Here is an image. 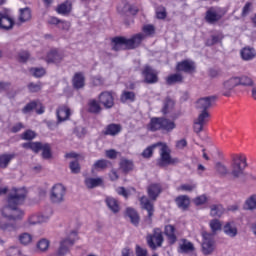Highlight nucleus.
Here are the masks:
<instances>
[{
	"label": "nucleus",
	"instance_id": "1",
	"mask_svg": "<svg viewBox=\"0 0 256 256\" xmlns=\"http://www.w3.org/2000/svg\"><path fill=\"white\" fill-rule=\"evenodd\" d=\"M27 197V191L24 188H14L12 192L8 195L7 205L1 210V213L5 219L8 221H21L23 219L25 212L19 209L17 205H21Z\"/></svg>",
	"mask_w": 256,
	"mask_h": 256
},
{
	"label": "nucleus",
	"instance_id": "2",
	"mask_svg": "<svg viewBox=\"0 0 256 256\" xmlns=\"http://www.w3.org/2000/svg\"><path fill=\"white\" fill-rule=\"evenodd\" d=\"M145 39V34L138 33L131 38L127 39L125 37H115L112 40L113 51H121V49H137L143 40Z\"/></svg>",
	"mask_w": 256,
	"mask_h": 256
},
{
	"label": "nucleus",
	"instance_id": "3",
	"mask_svg": "<svg viewBox=\"0 0 256 256\" xmlns=\"http://www.w3.org/2000/svg\"><path fill=\"white\" fill-rule=\"evenodd\" d=\"M230 161V176L232 181H237L245 175L247 168V157L243 154H232Z\"/></svg>",
	"mask_w": 256,
	"mask_h": 256
},
{
	"label": "nucleus",
	"instance_id": "4",
	"mask_svg": "<svg viewBox=\"0 0 256 256\" xmlns=\"http://www.w3.org/2000/svg\"><path fill=\"white\" fill-rule=\"evenodd\" d=\"M177 127L175 121L165 118V117H153L147 124V130L155 133V131H165L166 133H171L173 129Z\"/></svg>",
	"mask_w": 256,
	"mask_h": 256
},
{
	"label": "nucleus",
	"instance_id": "5",
	"mask_svg": "<svg viewBox=\"0 0 256 256\" xmlns=\"http://www.w3.org/2000/svg\"><path fill=\"white\" fill-rule=\"evenodd\" d=\"M178 163H181V160L171 157V149L167 144L161 142L160 158L157 160L158 167H168V165H178Z\"/></svg>",
	"mask_w": 256,
	"mask_h": 256
},
{
	"label": "nucleus",
	"instance_id": "6",
	"mask_svg": "<svg viewBox=\"0 0 256 256\" xmlns=\"http://www.w3.org/2000/svg\"><path fill=\"white\" fill-rule=\"evenodd\" d=\"M75 241H77V231H72L70 234L66 237L63 238L59 242V246L57 249V255L58 256H65L67 253H69L71 247L75 245Z\"/></svg>",
	"mask_w": 256,
	"mask_h": 256
},
{
	"label": "nucleus",
	"instance_id": "7",
	"mask_svg": "<svg viewBox=\"0 0 256 256\" xmlns=\"http://www.w3.org/2000/svg\"><path fill=\"white\" fill-rule=\"evenodd\" d=\"M202 253L203 255H211L215 251V238L213 234L202 231Z\"/></svg>",
	"mask_w": 256,
	"mask_h": 256
},
{
	"label": "nucleus",
	"instance_id": "8",
	"mask_svg": "<svg viewBox=\"0 0 256 256\" xmlns=\"http://www.w3.org/2000/svg\"><path fill=\"white\" fill-rule=\"evenodd\" d=\"M153 200L147 198V196H142L140 198V205L144 211H147L148 215L144 218V223L146 225H151L153 223V215H155V206Z\"/></svg>",
	"mask_w": 256,
	"mask_h": 256
},
{
	"label": "nucleus",
	"instance_id": "9",
	"mask_svg": "<svg viewBox=\"0 0 256 256\" xmlns=\"http://www.w3.org/2000/svg\"><path fill=\"white\" fill-rule=\"evenodd\" d=\"M67 195V188L63 184H55L50 191V200L52 203H63Z\"/></svg>",
	"mask_w": 256,
	"mask_h": 256
},
{
	"label": "nucleus",
	"instance_id": "10",
	"mask_svg": "<svg viewBox=\"0 0 256 256\" xmlns=\"http://www.w3.org/2000/svg\"><path fill=\"white\" fill-rule=\"evenodd\" d=\"M146 241L150 249L155 250L157 247H162L163 241H165L163 232H161V229L159 228H154L153 234H149L146 237Z\"/></svg>",
	"mask_w": 256,
	"mask_h": 256
},
{
	"label": "nucleus",
	"instance_id": "11",
	"mask_svg": "<svg viewBox=\"0 0 256 256\" xmlns=\"http://www.w3.org/2000/svg\"><path fill=\"white\" fill-rule=\"evenodd\" d=\"M98 101L100 105H103L104 109H113L115 107V96L113 91H103L98 95Z\"/></svg>",
	"mask_w": 256,
	"mask_h": 256
},
{
	"label": "nucleus",
	"instance_id": "12",
	"mask_svg": "<svg viewBox=\"0 0 256 256\" xmlns=\"http://www.w3.org/2000/svg\"><path fill=\"white\" fill-rule=\"evenodd\" d=\"M239 86V77H232L222 83L221 93L224 97H231L233 89Z\"/></svg>",
	"mask_w": 256,
	"mask_h": 256
},
{
	"label": "nucleus",
	"instance_id": "13",
	"mask_svg": "<svg viewBox=\"0 0 256 256\" xmlns=\"http://www.w3.org/2000/svg\"><path fill=\"white\" fill-rule=\"evenodd\" d=\"M142 75L144 77V82L148 83L149 85H153V83H157V81H159L157 73L150 66L144 67Z\"/></svg>",
	"mask_w": 256,
	"mask_h": 256
},
{
	"label": "nucleus",
	"instance_id": "14",
	"mask_svg": "<svg viewBox=\"0 0 256 256\" xmlns=\"http://www.w3.org/2000/svg\"><path fill=\"white\" fill-rule=\"evenodd\" d=\"M147 193L151 201H157V198L163 193V186L158 183H152L147 187Z\"/></svg>",
	"mask_w": 256,
	"mask_h": 256
},
{
	"label": "nucleus",
	"instance_id": "15",
	"mask_svg": "<svg viewBox=\"0 0 256 256\" xmlns=\"http://www.w3.org/2000/svg\"><path fill=\"white\" fill-rule=\"evenodd\" d=\"M221 14H219V10L215 7H210L206 11L205 20L210 25H215L218 21H221Z\"/></svg>",
	"mask_w": 256,
	"mask_h": 256
},
{
	"label": "nucleus",
	"instance_id": "16",
	"mask_svg": "<svg viewBox=\"0 0 256 256\" xmlns=\"http://www.w3.org/2000/svg\"><path fill=\"white\" fill-rule=\"evenodd\" d=\"M195 69V62L192 60H182L176 65V71H182L183 73H194Z\"/></svg>",
	"mask_w": 256,
	"mask_h": 256
},
{
	"label": "nucleus",
	"instance_id": "17",
	"mask_svg": "<svg viewBox=\"0 0 256 256\" xmlns=\"http://www.w3.org/2000/svg\"><path fill=\"white\" fill-rule=\"evenodd\" d=\"M65 56L63 55V53L59 52L58 50H50L45 58L46 63H54L55 65L61 63V61H63V58Z\"/></svg>",
	"mask_w": 256,
	"mask_h": 256
},
{
	"label": "nucleus",
	"instance_id": "18",
	"mask_svg": "<svg viewBox=\"0 0 256 256\" xmlns=\"http://www.w3.org/2000/svg\"><path fill=\"white\" fill-rule=\"evenodd\" d=\"M13 27H15V20L9 16V12L4 13L0 20V29H3L4 31H11Z\"/></svg>",
	"mask_w": 256,
	"mask_h": 256
},
{
	"label": "nucleus",
	"instance_id": "19",
	"mask_svg": "<svg viewBox=\"0 0 256 256\" xmlns=\"http://www.w3.org/2000/svg\"><path fill=\"white\" fill-rule=\"evenodd\" d=\"M213 101H215V96H207L200 98L196 102V109L207 111V109H210Z\"/></svg>",
	"mask_w": 256,
	"mask_h": 256
},
{
	"label": "nucleus",
	"instance_id": "20",
	"mask_svg": "<svg viewBox=\"0 0 256 256\" xmlns=\"http://www.w3.org/2000/svg\"><path fill=\"white\" fill-rule=\"evenodd\" d=\"M175 231V226L171 224H168L164 227V235H166L170 245H175V243H177V235L175 234Z\"/></svg>",
	"mask_w": 256,
	"mask_h": 256
},
{
	"label": "nucleus",
	"instance_id": "21",
	"mask_svg": "<svg viewBox=\"0 0 256 256\" xmlns=\"http://www.w3.org/2000/svg\"><path fill=\"white\" fill-rule=\"evenodd\" d=\"M243 61H253L256 57V50L253 47L246 46L240 50Z\"/></svg>",
	"mask_w": 256,
	"mask_h": 256
},
{
	"label": "nucleus",
	"instance_id": "22",
	"mask_svg": "<svg viewBox=\"0 0 256 256\" xmlns=\"http://www.w3.org/2000/svg\"><path fill=\"white\" fill-rule=\"evenodd\" d=\"M28 21H31V9L29 7L20 8L18 24L23 25V23H27Z\"/></svg>",
	"mask_w": 256,
	"mask_h": 256
},
{
	"label": "nucleus",
	"instance_id": "23",
	"mask_svg": "<svg viewBox=\"0 0 256 256\" xmlns=\"http://www.w3.org/2000/svg\"><path fill=\"white\" fill-rule=\"evenodd\" d=\"M223 39H225V35L223 32H216L210 36L209 39L206 40L207 47H213V45H217V43H222Z\"/></svg>",
	"mask_w": 256,
	"mask_h": 256
},
{
	"label": "nucleus",
	"instance_id": "24",
	"mask_svg": "<svg viewBox=\"0 0 256 256\" xmlns=\"http://www.w3.org/2000/svg\"><path fill=\"white\" fill-rule=\"evenodd\" d=\"M72 85L74 89H83L85 87V76L83 73L78 72L74 75Z\"/></svg>",
	"mask_w": 256,
	"mask_h": 256
},
{
	"label": "nucleus",
	"instance_id": "25",
	"mask_svg": "<svg viewBox=\"0 0 256 256\" xmlns=\"http://www.w3.org/2000/svg\"><path fill=\"white\" fill-rule=\"evenodd\" d=\"M103 108H101V103L99 100L91 99L88 102V113H93L94 115H99Z\"/></svg>",
	"mask_w": 256,
	"mask_h": 256
},
{
	"label": "nucleus",
	"instance_id": "26",
	"mask_svg": "<svg viewBox=\"0 0 256 256\" xmlns=\"http://www.w3.org/2000/svg\"><path fill=\"white\" fill-rule=\"evenodd\" d=\"M223 232L228 237H237V226H235V222H227L223 227Z\"/></svg>",
	"mask_w": 256,
	"mask_h": 256
},
{
	"label": "nucleus",
	"instance_id": "27",
	"mask_svg": "<svg viewBox=\"0 0 256 256\" xmlns=\"http://www.w3.org/2000/svg\"><path fill=\"white\" fill-rule=\"evenodd\" d=\"M105 203L108 209L112 211V213H119V211H121V207L119 206V201H117V199L113 197H107L105 199Z\"/></svg>",
	"mask_w": 256,
	"mask_h": 256
},
{
	"label": "nucleus",
	"instance_id": "28",
	"mask_svg": "<svg viewBox=\"0 0 256 256\" xmlns=\"http://www.w3.org/2000/svg\"><path fill=\"white\" fill-rule=\"evenodd\" d=\"M71 115V111L66 106H62L57 110L58 123H63V121H67L69 116Z\"/></svg>",
	"mask_w": 256,
	"mask_h": 256
},
{
	"label": "nucleus",
	"instance_id": "29",
	"mask_svg": "<svg viewBox=\"0 0 256 256\" xmlns=\"http://www.w3.org/2000/svg\"><path fill=\"white\" fill-rule=\"evenodd\" d=\"M245 211H256V194L250 195L244 202Z\"/></svg>",
	"mask_w": 256,
	"mask_h": 256
},
{
	"label": "nucleus",
	"instance_id": "30",
	"mask_svg": "<svg viewBox=\"0 0 256 256\" xmlns=\"http://www.w3.org/2000/svg\"><path fill=\"white\" fill-rule=\"evenodd\" d=\"M71 9H73V5L70 1H65L64 3L58 5L56 11L59 15H69L71 13Z\"/></svg>",
	"mask_w": 256,
	"mask_h": 256
},
{
	"label": "nucleus",
	"instance_id": "31",
	"mask_svg": "<svg viewBox=\"0 0 256 256\" xmlns=\"http://www.w3.org/2000/svg\"><path fill=\"white\" fill-rule=\"evenodd\" d=\"M126 215L127 217H129L132 225H134L135 227H137L139 225V214L137 213V211L133 208H127L126 209Z\"/></svg>",
	"mask_w": 256,
	"mask_h": 256
},
{
	"label": "nucleus",
	"instance_id": "32",
	"mask_svg": "<svg viewBox=\"0 0 256 256\" xmlns=\"http://www.w3.org/2000/svg\"><path fill=\"white\" fill-rule=\"evenodd\" d=\"M176 203L179 209H183L185 211V209H188L191 200L189 199V196L181 195L176 198Z\"/></svg>",
	"mask_w": 256,
	"mask_h": 256
},
{
	"label": "nucleus",
	"instance_id": "33",
	"mask_svg": "<svg viewBox=\"0 0 256 256\" xmlns=\"http://www.w3.org/2000/svg\"><path fill=\"white\" fill-rule=\"evenodd\" d=\"M215 171L219 177H227V175H230L229 168L227 165L221 163V162H216L215 164Z\"/></svg>",
	"mask_w": 256,
	"mask_h": 256
},
{
	"label": "nucleus",
	"instance_id": "34",
	"mask_svg": "<svg viewBox=\"0 0 256 256\" xmlns=\"http://www.w3.org/2000/svg\"><path fill=\"white\" fill-rule=\"evenodd\" d=\"M15 159V154H2L0 155V169H7L9 163Z\"/></svg>",
	"mask_w": 256,
	"mask_h": 256
},
{
	"label": "nucleus",
	"instance_id": "35",
	"mask_svg": "<svg viewBox=\"0 0 256 256\" xmlns=\"http://www.w3.org/2000/svg\"><path fill=\"white\" fill-rule=\"evenodd\" d=\"M136 94L133 91H127L124 90L120 96L121 103H127L129 101L130 103L135 102Z\"/></svg>",
	"mask_w": 256,
	"mask_h": 256
},
{
	"label": "nucleus",
	"instance_id": "36",
	"mask_svg": "<svg viewBox=\"0 0 256 256\" xmlns=\"http://www.w3.org/2000/svg\"><path fill=\"white\" fill-rule=\"evenodd\" d=\"M181 253H193L195 251V245L187 239H182V244L180 245Z\"/></svg>",
	"mask_w": 256,
	"mask_h": 256
},
{
	"label": "nucleus",
	"instance_id": "37",
	"mask_svg": "<svg viewBox=\"0 0 256 256\" xmlns=\"http://www.w3.org/2000/svg\"><path fill=\"white\" fill-rule=\"evenodd\" d=\"M87 189H95L103 184V179L101 178H86L84 181Z\"/></svg>",
	"mask_w": 256,
	"mask_h": 256
},
{
	"label": "nucleus",
	"instance_id": "38",
	"mask_svg": "<svg viewBox=\"0 0 256 256\" xmlns=\"http://www.w3.org/2000/svg\"><path fill=\"white\" fill-rule=\"evenodd\" d=\"M225 213V208L221 204H214L210 206L211 217H221Z\"/></svg>",
	"mask_w": 256,
	"mask_h": 256
},
{
	"label": "nucleus",
	"instance_id": "39",
	"mask_svg": "<svg viewBox=\"0 0 256 256\" xmlns=\"http://www.w3.org/2000/svg\"><path fill=\"white\" fill-rule=\"evenodd\" d=\"M39 149H38V153L39 151H42V158L43 159H51V145L45 143H41L39 142Z\"/></svg>",
	"mask_w": 256,
	"mask_h": 256
},
{
	"label": "nucleus",
	"instance_id": "40",
	"mask_svg": "<svg viewBox=\"0 0 256 256\" xmlns=\"http://www.w3.org/2000/svg\"><path fill=\"white\" fill-rule=\"evenodd\" d=\"M174 107H175V100L171 99L170 97H167L164 100V106L162 108L163 115H167V113H171Z\"/></svg>",
	"mask_w": 256,
	"mask_h": 256
},
{
	"label": "nucleus",
	"instance_id": "41",
	"mask_svg": "<svg viewBox=\"0 0 256 256\" xmlns=\"http://www.w3.org/2000/svg\"><path fill=\"white\" fill-rule=\"evenodd\" d=\"M118 133H121V125L119 124H109L106 127L105 135H118Z\"/></svg>",
	"mask_w": 256,
	"mask_h": 256
},
{
	"label": "nucleus",
	"instance_id": "42",
	"mask_svg": "<svg viewBox=\"0 0 256 256\" xmlns=\"http://www.w3.org/2000/svg\"><path fill=\"white\" fill-rule=\"evenodd\" d=\"M161 142L155 143L149 147H147L143 152H142V157L144 159H150V157H153V150L156 149V147H160Z\"/></svg>",
	"mask_w": 256,
	"mask_h": 256
},
{
	"label": "nucleus",
	"instance_id": "43",
	"mask_svg": "<svg viewBox=\"0 0 256 256\" xmlns=\"http://www.w3.org/2000/svg\"><path fill=\"white\" fill-rule=\"evenodd\" d=\"M168 85H175V83H183V75L176 73L168 76L167 78Z\"/></svg>",
	"mask_w": 256,
	"mask_h": 256
},
{
	"label": "nucleus",
	"instance_id": "44",
	"mask_svg": "<svg viewBox=\"0 0 256 256\" xmlns=\"http://www.w3.org/2000/svg\"><path fill=\"white\" fill-rule=\"evenodd\" d=\"M209 117L211 115L208 111H201V113L198 115V118L196 119L198 125H206L207 121H209Z\"/></svg>",
	"mask_w": 256,
	"mask_h": 256
},
{
	"label": "nucleus",
	"instance_id": "45",
	"mask_svg": "<svg viewBox=\"0 0 256 256\" xmlns=\"http://www.w3.org/2000/svg\"><path fill=\"white\" fill-rule=\"evenodd\" d=\"M37 107H39V101L29 102L22 109V113H24V115H27V113H31V111H34V109H37Z\"/></svg>",
	"mask_w": 256,
	"mask_h": 256
},
{
	"label": "nucleus",
	"instance_id": "46",
	"mask_svg": "<svg viewBox=\"0 0 256 256\" xmlns=\"http://www.w3.org/2000/svg\"><path fill=\"white\" fill-rule=\"evenodd\" d=\"M18 240L21 243V245H29V243H31V241H33V236H31V234L25 232V233H22L19 235Z\"/></svg>",
	"mask_w": 256,
	"mask_h": 256
},
{
	"label": "nucleus",
	"instance_id": "47",
	"mask_svg": "<svg viewBox=\"0 0 256 256\" xmlns=\"http://www.w3.org/2000/svg\"><path fill=\"white\" fill-rule=\"evenodd\" d=\"M111 165L109 160L100 159L93 164V169H107Z\"/></svg>",
	"mask_w": 256,
	"mask_h": 256
},
{
	"label": "nucleus",
	"instance_id": "48",
	"mask_svg": "<svg viewBox=\"0 0 256 256\" xmlns=\"http://www.w3.org/2000/svg\"><path fill=\"white\" fill-rule=\"evenodd\" d=\"M120 169H122L124 173H129V171H133V162L129 160H122L120 162Z\"/></svg>",
	"mask_w": 256,
	"mask_h": 256
},
{
	"label": "nucleus",
	"instance_id": "49",
	"mask_svg": "<svg viewBox=\"0 0 256 256\" xmlns=\"http://www.w3.org/2000/svg\"><path fill=\"white\" fill-rule=\"evenodd\" d=\"M22 147L24 149H31L34 153H39L40 144L39 142H26L22 144Z\"/></svg>",
	"mask_w": 256,
	"mask_h": 256
},
{
	"label": "nucleus",
	"instance_id": "50",
	"mask_svg": "<svg viewBox=\"0 0 256 256\" xmlns=\"http://www.w3.org/2000/svg\"><path fill=\"white\" fill-rule=\"evenodd\" d=\"M238 85H243L244 87H253V79L248 76L238 77Z\"/></svg>",
	"mask_w": 256,
	"mask_h": 256
},
{
	"label": "nucleus",
	"instance_id": "51",
	"mask_svg": "<svg viewBox=\"0 0 256 256\" xmlns=\"http://www.w3.org/2000/svg\"><path fill=\"white\" fill-rule=\"evenodd\" d=\"M210 228L213 234H216L217 231H221V221H219L218 219L211 220Z\"/></svg>",
	"mask_w": 256,
	"mask_h": 256
},
{
	"label": "nucleus",
	"instance_id": "52",
	"mask_svg": "<svg viewBox=\"0 0 256 256\" xmlns=\"http://www.w3.org/2000/svg\"><path fill=\"white\" fill-rule=\"evenodd\" d=\"M197 189V184H182L177 188V191H187L188 193H191L192 191H195Z\"/></svg>",
	"mask_w": 256,
	"mask_h": 256
},
{
	"label": "nucleus",
	"instance_id": "53",
	"mask_svg": "<svg viewBox=\"0 0 256 256\" xmlns=\"http://www.w3.org/2000/svg\"><path fill=\"white\" fill-rule=\"evenodd\" d=\"M1 229L4 233H13L17 231V226L15 224L5 223L1 225Z\"/></svg>",
	"mask_w": 256,
	"mask_h": 256
},
{
	"label": "nucleus",
	"instance_id": "54",
	"mask_svg": "<svg viewBox=\"0 0 256 256\" xmlns=\"http://www.w3.org/2000/svg\"><path fill=\"white\" fill-rule=\"evenodd\" d=\"M30 73L33 75V77L41 78L44 77L46 71L45 68H31Z\"/></svg>",
	"mask_w": 256,
	"mask_h": 256
},
{
	"label": "nucleus",
	"instance_id": "55",
	"mask_svg": "<svg viewBox=\"0 0 256 256\" xmlns=\"http://www.w3.org/2000/svg\"><path fill=\"white\" fill-rule=\"evenodd\" d=\"M42 88V84L41 82L38 83H29L28 84V90L30 91V93H39V91H41Z\"/></svg>",
	"mask_w": 256,
	"mask_h": 256
},
{
	"label": "nucleus",
	"instance_id": "56",
	"mask_svg": "<svg viewBox=\"0 0 256 256\" xmlns=\"http://www.w3.org/2000/svg\"><path fill=\"white\" fill-rule=\"evenodd\" d=\"M69 167H70L71 173H74L75 175H77V173H81V166L79 165V161L74 160L70 162Z\"/></svg>",
	"mask_w": 256,
	"mask_h": 256
},
{
	"label": "nucleus",
	"instance_id": "57",
	"mask_svg": "<svg viewBox=\"0 0 256 256\" xmlns=\"http://www.w3.org/2000/svg\"><path fill=\"white\" fill-rule=\"evenodd\" d=\"M37 248L40 251H47L49 249V240L42 238L38 243H37Z\"/></svg>",
	"mask_w": 256,
	"mask_h": 256
},
{
	"label": "nucleus",
	"instance_id": "58",
	"mask_svg": "<svg viewBox=\"0 0 256 256\" xmlns=\"http://www.w3.org/2000/svg\"><path fill=\"white\" fill-rule=\"evenodd\" d=\"M29 225H39V215L37 214L30 215L26 222V226L29 227Z\"/></svg>",
	"mask_w": 256,
	"mask_h": 256
},
{
	"label": "nucleus",
	"instance_id": "59",
	"mask_svg": "<svg viewBox=\"0 0 256 256\" xmlns=\"http://www.w3.org/2000/svg\"><path fill=\"white\" fill-rule=\"evenodd\" d=\"M29 60V52L28 51H20L18 53V61L20 63H27V61Z\"/></svg>",
	"mask_w": 256,
	"mask_h": 256
},
{
	"label": "nucleus",
	"instance_id": "60",
	"mask_svg": "<svg viewBox=\"0 0 256 256\" xmlns=\"http://www.w3.org/2000/svg\"><path fill=\"white\" fill-rule=\"evenodd\" d=\"M34 137H36V134L33 130H27L22 134V139H24V141H31Z\"/></svg>",
	"mask_w": 256,
	"mask_h": 256
},
{
	"label": "nucleus",
	"instance_id": "61",
	"mask_svg": "<svg viewBox=\"0 0 256 256\" xmlns=\"http://www.w3.org/2000/svg\"><path fill=\"white\" fill-rule=\"evenodd\" d=\"M105 79L101 76H96L92 79V85L94 87H101V85H104Z\"/></svg>",
	"mask_w": 256,
	"mask_h": 256
},
{
	"label": "nucleus",
	"instance_id": "62",
	"mask_svg": "<svg viewBox=\"0 0 256 256\" xmlns=\"http://www.w3.org/2000/svg\"><path fill=\"white\" fill-rule=\"evenodd\" d=\"M194 203L199 206V205H205L207 203V196L206 195H200L194 198Z\"/></svg>",
	"mask_w": 256,
	"mask_h": 256
},
{
	"label": "nucleus",
	"instance_id": "63",
	"mask_svg": "<svg viewBox=\"0 0 256 256\" xmlns=\"http://www.w3.org/2000/svg\"><path fill=\"white\" fill-rule=\"evenodd\" d=\"M253 7V4L251 2H247L243 9H242V17H247V15H249V13H251V8Z\"/></svg>",
	"mask_w": 256,
	"mask_h": 256
},
{
	"label": "nucleus",
	"instance_id": "64",
	"mask_svg": "<svg viewBox=\"0 0 256 256\" xmlns=\"http://www.w3.org/2000/svg\"><path fill=\"white\" fill-rule=\"evenodd\" d=\"M136 256H147V249L141 248V246H136Z\"/></svg>",
	"mask_w": 256,
	"mask_h": 256
}]
</instances>
